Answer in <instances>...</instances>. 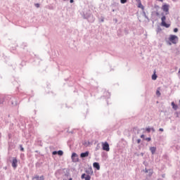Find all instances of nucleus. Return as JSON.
I'll list each match as a JSON object with an SVG mask.
<instances>
[{
  "label": "nucleus",
  "instance_id": "19",
  "mask_svg": "<svg viewBox=\"0 0 180 180\" xmlns=\"http://www.w3.org/2000/svg\"><path fill=\"white\" fill-rule=\"evenodd\" d=\"M20 151H25V149L23 148V146L22 145H20Z\"/></svg>",
  "mask_w": 180,
  "mask_h": 180
},
{
  "label": "nucleus",
  "instance_id": "25",
  "mask_svg": "<svg viewBox=\"0 0 180 180\" xmlns=\"http://www.w3.org/2000/svg\"><path fill=\"white\" fill-rule=\"evenodd\" d=\"M52 154H53V155H56L58 154V152H57V151H53V152L52 153Z\"/></svg>",
  "mask_w": 180,
  "mask_h": 180
},
{
  "label": "nucleus",
  "instance_id": "15",
  "mask_svg": "<svg viewBox=\"0 0 180 180\" xmlns=\"http://www.w3.org/2000/svg\"><path fill=\"white\" fill-rule=\"evenodd\" d=\"M138 4V8H140L141 9H144V6H143V4H141V2Z\"/></svg>",
  "mask_w": 180,
  "mask_h": 180
},
{
  "label": "nucleus",
  "instance_id": "17",
  "mask_svg": "<svg viewBox=\"0 0 180 180\" xmlns=\"http://www.w3.org/2000/svg\"><path fill=\"white\" fill-rule=\"evenodd\" d=\"M12 101H13V102L11 103L12 105H16L17 104L16 98H13Z\"/></svg>",
  "mask_w": 180,
  "mask_h": 180
},
{
  "label": "nucleus",
  "instance_id": "30",
  "mask_svg": "<svg viewBox=\"0 0 180 180\" xmlns=\"http://www.w3.org/2000/svg\"><path fill=\"white\" fill-rule=\"evenodd\" d=\"M159 131H164V129H162V128H160V129H159Z\"/></svg>",
  "mask_w": 180,
  "mask_h": 180
},
{
  "label": "nucleus",
  "instance_id": "14",
  "mask_svg": "<svg viewBox=\"0 0 180 180\" xmlns=\"http://www.w3.org/2000/svg\"><path fill=\"white\" fill-rule=\"evenodd\" d=\"M152 79H153V81H155V79H157V75H155V72L152 75Z\"/></svg>",
  "mask_w": 180,
  "mask_h": 180
},
{
  "label": "nucleus",
  "instance_id": "26",
  "mask_svg": "<svg viewBox=\"0 0 180 180\" xmlns=\"http://www.w3.org/2000/svg\"><path fill=\"white\" fill-rule=\"evenodd\" d=\"M174 33H176L178 32V28H174Z\"/></svg>",
  "mask_w": 180,
  "mask_h": 180
},
{
  "label": "nucleus",
  "instance_id": "11",
  "mask_svg": "<svg viewBox=\"0 0 180 180\" xmlns=\"http://www.w3.org/2000/svg\"><path fill=\"white\" fill-rule=\"evenodd\" d=\"M5 102V96L0 95V105Z\"/></svg>",
  "mask_w": 180,
  "mask_h": 180
},
{
  "label": "nucleus",
  "instance_id": "31",
  "mask_svg": "<svg viewBox=\"0 0 180 180\" xmlns=\"http://www.w3.org/2000/svg\"><path fill=\"white\" fill-rule=\"evenodd\" d=\"M69 180H72V179H70Z\"/></svg>",
  "mask_w": 180,
  "mask_h": 180
},
{
  "label": "nucleus",
  "instance_id": "6",
  "mask_svg": "<svg viewBox=\"0 0 180 180\" xmlns=\"http://www.w3.org/2000/svg\"><path fill=\"white\" fill-rule=\"evenodd\" d=\"M12 167L15 169V168H18V159L16 158H13L12 161Z\"/></svg>",
  "mask_w": 180,
  "mask_h": 180
},
{
  "label": "nucleus",
  "instance_id": "29",
  "mask_svg": "<svg viewBox=\"0 0 180 180\" xmlns=\"http://www.w3.org/2000/svg\"><path fill=\"white\" fill-rule=\"evenodd\" d=\"M63 1H67V0H63ZM70 4H74V0H70Z\"/></svg>",
  "mask_w": 180,
  "mask_h": 180
},
{
  "label": "nucleus",
  "instance_id": "16",
  "mask_svg": "<svg viewBox=\"0 0 180 180\" xmlns=\"http://www.w3.org/2000/svg\"><path fill=\"white\" fill-rule=\"evenodd\" d=\"M84 179L85 180H91V176L86 174V176L84 177Z\"/></svg>",
  "mask_w": 180,
  "mask_h": 180
},
{
  "label": "nucleus",
  "instance_id": "28",
  "mask_svg": "<svg viewBox=\"0 0 180 180\" xmlns=\"http://www.w3.org/2000/svg\"><path fill=\"white\" fill-rule=\"evenodd\" d=\"M136 2H137V4H140L141 3V0H136Z\"/></svg>",
  "mask_w": 180,
  "mask_h": 180
},
{
  "label": "nucleus",
  "instance_id": "1",
  "mask_svg": "<svg viewBox=\"0 0 180 180\" xmlns=\"http://www.w3.org/2000/svg\"><path fill=\"white\" fill-rule=\"evenodd\" d=\"M179 38L176 35L171 34L169 37V41H171L172 44H176L178 43Z\"/></svg>",
  "mask_w": 180,
  "mask_h": 180
},
{
  "label": "nucleus",
  "instance_id": "3",
  "mask_svg": "<svg viewBox=\"0 0 180 180\" xmlns=\"http://www.w3.org/2000/svg\"><path fill=\"white\" fill-rule=\"evenodd\" d=\"M167 18L165 17V15H163L161 18L162 22H161V25L164 26V27H169V26H171V25L167 24V22H165Z\"/></svg>",
  "mask_w": 180,
  "mask_h": 180
},
{
  "label": "nucleus",
  "instance_id": "7",
  "mask_svg": "<svg viewBox=\"0 0 180 180\" xmlns=\"http://www.w3.org/2000/svg\"><path fill=\"white\" fill-rule=\"evenodd\" d=\"M33 180H44V176H39V175H36L32 178Z\"/></svg>",
  "mask_w": 180,
  "mask_h": 180
},
{
  "label": "nucleus",
  "instance_id": "20",
  "mask_svg": "<svg viewBox=\"0 0 180 180\" xmlns=\"http://www.w3.org/2000/svg\"><path fill=\"white\" fill-rule=\"evenodd\" d=\"M121 4H126L127 2V0H120Z\"/></svg>",
  "mask_w": 180,
  "mask_h": 180
},
{
  "label": "nucleus",
  "instance_id": "18",
  "mask_svg": "<svg viewBox=\"0 0 180 180\" xmlns=\"http://www.w3.org/2000/svg\"><path fill=\"white\" fill-rule=\"evenodd\" d=\"M63 154H64V153L63 152V150H59V151H58V155H63Z\"/></svg>",
  "mask_w": 180,
  "mask_h": 180
},
{
  "label": "nucleus",
  "instance_id": "32",
  "mask_svg": "<svg viewBox=\"0 0 180 180\" xmlns=\"http://www.w3.org/2000/svg\"><path fill=\"white\" fill-rule=\"evenodd\" d=\"M143 137H144V136H141V138H143Z\"/></svg>",
  "mask_w": 180,
  "mask_h": 180
},
{
  "label": "nucleus",
  "instance_id": "24",
  "mask_svg": "<svg viewBox=\"0 0 180 180\" xmlns=\"http://www.w3.org/2000/svg\"><path fill=\"white\" fill-rule=\"evenodd\" d=\"M35 6H36V8H40V4H35Z\"/></svg>",
  "mask_w": 180,
  "mask_h": 180
},
{
  "label": "nucleus",
  "instance_id": "10",
  "mask_svg": "<svg viewBox=\"0 0 180 180\" xmlns=\"http://www.w3.org/2000/svg\"><path fill=\"white\" fill-rule=\"evenodd\" d=\"M150 150L152 154H155V151H157V148L155 147H150Z\"/></svg>",
  "mask_w": 180,
  "mask_h": 180
},
{
  "label": "nucleus",
  "instance_id": "13",
  "mask_svg": "<svg viewBox=\"0 0 180 180\" xmlns=\"http://www.w3.org/2000/svg\"><path fill=\"white\" fill-rule=\"evenodd\" d=\"M161 89L159 87V88H158V89H157V91H156V95H157V96H161V92H160V90Z\"/></svg>",
  "mask_w": 180,
  "mask_h": 180
},
{
  "label": "nucleus",
  "instance_id": "9",
  "mask_svg": "<svg viewBox=\"0 0 180 180\" xmlns=\"http://www.w3.org/2000/svg\"><path fill=\"white\" fill-rule=\"evenodd\" d=\"M93 167H94V168H96L98 171H99V169H101V166L99 165V163H98V162H94L93 164Z\"/></svg>",
  "mask_w": 180,
  "mask_h": 180
},
{
  "label": "nucleus",
  "instance_id": "27",
  "mask_svg": "<svg viewBox=\"0 0 180 180\" xmlns=\"http://www.w3.org/2000/svg\"><path fill=\"white\" fill-rule=\"evenodd\" d=\"M146 141H151V138H150V137L146 138Z\"/></svg>",
  "mask_w": 180,
  "mask_h": 180
},
{
  "label": "nucleus",
  "instance_id": "23",
  "mask_svg": "<svg viewBox=\"0 0 180 180\" xmlns=\"http://www.w3.org/2000/svg\"><path fill=\"white\" fill-rule=\"evenodd\" d=\"M136 142L138 144H140V143H141V139H137Z\"/></svg>",
  "mask_w": 180,
  "mask_h": 180
},
{
  "label": "nucleus",
  "instance_id": "21",
  "mask_svg": "<svg viewBox=\"0 0 180 180\" xmlns=\"http://www.w3.org/2000/svg\"><path fill=\"white\" fill-rule=\"evenodd\" d=\"M146 130L148 133H150L151 131V128H146Z\"/></svg>",
  "mask_w": 180,
  "mask_h": 180
},
{
  "label": "nucleus",
  "instance_id": "8",
  "mask_svg": "<svg viewBox=\"0 0 180 180\" xmlns=\"http://www.w3.org/2000/svg\"><path fill=\"white\" fill-rule=\"evenodd\" d=\"M89 155V152L86 151L85 153H82L80 154L81 158H85V157H88Z\"/></svg>",
  "mask_w": 180,
  "mask_h": 180
},
{
  "label": "nucleus",
  "instance_id": "5",
  "mask_svg": "<svg viewBox=\"0 0 180 180\" xmlns=\"http://www.w3.org/2000/svg\"><path fill=\"white\" fill-rule=\"evenodd\" d=\"M72 160L73 162H78L79 161V158H78V155L75 153L72 154Z\"/></svg>",
  "mask_w": 180,
  "mask_h": 180
},
{
  "label": "nucleus",
  "instance_id": "12",
  "mask_svg": "<svg viewBox=\"0 0 180 180\" xmlns=\"http://www.w3.org/2000/svg\"><path fill=\"white\" fill-rule=\"evenodd\" d=\"M172 106L173 109H174V110H176V109H178V105H176L174 102H172Z\"/></svg>",
  "mask_w": 180,
  "mask_h": 180
},
{
  "label": "nucleus",
  "instance_id": "22",
  "mask_svg": "<svg viewBox=\"0 0 180 180\" xmlns=\"http://www.w3.org/2000/svg\"><path fill=\"white\" fill-rule=\"evenodd\" d=\"M86 176V174H82V179H85Z\"/></svg>",
  "mask_w": 180,
  "mask_h": 180
},
{
  "label": "nucleus",
  "instance_id": "2",
  "mask_svg": "<svg viewBox=\"0 0 180 180\" xmlns=\"http://www.w3.org/2000/svg\"><path fill=\"white\" fill-rule=\"evenodd\" d=\"M101 146L104 151H110V148H109V143L108 142H102Z\"/></svg>",
  "mask_w": 180,
  "mask_h": 180
},
{
  "label": "nucleus",
  "instance_id": "4",
  "mask_svg": "<svg viewBox=\"0 0 180 180\" xmlns=\"http://www.w3.org/2000/svg\"><path fill=\"white\" fill-rule=\"evenodd\" d=\"M162 9L163 12L166 13V15H168L169 13V5L168 4H165L162 6Z\"/></svg>",
  "mask_w": 180,
  "mask_h": 180
}]
</instances>
